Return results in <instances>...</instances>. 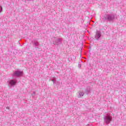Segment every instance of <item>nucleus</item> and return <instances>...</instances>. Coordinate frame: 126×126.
<instances>
[{
	"label": "nucleus",
	"instance_id": "ddd939ff",
	"mask_svg": "<svg viewBox=\"0 0 126 126\" xmlns=\"http://www.w3.org/2000/svg\"><path fill=\"white\" fill-rule=\"evenodd\" d=\"M88 92H90V89L88 91Z\"/></svg>",
	"mask_w": 126,
	"mask_h": 126
},
{
	"label": "nucleus",
	"instance_id": "423d86ee",
	"mask_svg": "<svg viewBox=\"0 0 126 126\" xmlns=\"http://www.w3.org/2000/svg\"><path fill=\"white\" fill-rule=\"evenodd\" d=\"M54 42V45H60V44H62V42H63V38L56 39Z\"/></svg>",
	"mask_w": 126,
	"mask_h": 126
},
{
	"label": "nucleus",
	"instance_id": "0eeeda50",
	"mask_svg": "<svg viewBox=\"0 0 126 126\" xmlns=\"http://www.w3.org/2000/svg\"><path fill=\"white\" fill-rule=\"evenodd\" d=\"M78 93L79 94L78 95V98H81V97L84 96V93L83 92L80 91Z\"/></svg>",
	"mask_w": 126,
	"mask_h": 126
},
{
	"label": "nucleus",
	"instance_id": "20e7f679",
	"mask_svg": "<svg viewBox=\"0 0 126 126\" xmlns=\"http://www.w3.org/2000/svg\"><path fill=\"white\" fill-rule=\"evenodd\" d=\"M13 76H22L23 75V72L19 70L15 71L12 74Z\"/></svg>",
	"mask_w": 126,
	"mask_h": 126
},
{
	"label": "nucleus",
	"instance_id": "f03ea898",
	"mask_svg": "<svg viewBox=\"0 0 126 126\" xmlns=\"http://www.w3.org/2000/svg\"><path fill=\"white\" fill-rule=\"evenodd\" d=\"M105 20H108V21H112L116 18V16L114 14L111 15H106L104 16Z\"/></svg>",
	"mask_w": 126,
	"mask_h": 126
},
{
	"label": "nucleus",
	"instance_id": "6e6552de",
	"mask_svg": "<svg viewBox=\"0 0 126 126\" xmlns=\"http://www.w3.org/2000/svg\"><path fill=\"white\" fill-rule=\"evenodd\" d=\"M34 45L36 46V47H38L39 46V42H35L34 43Z\"/></svg>",
	"mask_w": 126,
	"mask_h": 126
},
{
	"label": "nucleus",
	"instance_id": "f8f14e48",
	"mask_svg": "<svg viewBox=\"0 0 126 126\" xmlns=\"http://www.w3.org/2000/svg\"><path fill=\"white\" fill-rule=\"evenodd\" d=\"M78 66H79V67H80L81 66V65H80V64H79Z\"/></svg>",
	"mask_w": 126,
	"mask_h": 126
},
{
	"label": "nucleus",
	"instance_id": "9d476101",
	"mask_svg": "<svg viewBox=\"0 0 126 126\" xmlns=\"http://www.w3.org/2000/svg\"><path fill=\"white\" fill-rule=\"evenodd\" d=\"M0 13L2 11V7H1V6H0Z\"/></svg>",
	"mask_w": 126,
	"mask_h": 126
},
{
	"label": "nucleus",
	"instance_id": "4468645a",
	"mask_svg": "<svg viewBox=\"0 0 126 126\" xmlns=\"http://www.w3.org/2000/svg\"><path fill=\"white\" fill-rule=\"evenodd\" d=\"M6 109H9V107H6Z\"/></svg>",
	"mask_w": 126,
	"mask_h": 126
},
{
	"label": "nucleus",
	"instance_id": "f257e3e1",
	"mask_svg": "<svg viewBox=\"0 0 126 126\" xmlns=\"http://www.w3.org/2000/svg\"><path fill=\"white\" fill-rule=\"evenodd\" d=\"M112 116L107 115L104 116L103 117V120L104 121V123L106 124V125H109L111 122H112Z\"/></svg>",
	"mask_w": 126,
	"mask_h": 126
},
{
	"label": "nucleus",
	"instance_id": "7ed1b4c3",
	"mask_svg": "<svg viewBox=\"0 0 126 126\" xmlns=\"http://www.w3.org/2000/svg\"><path fill=\"white\" fill-rule=\"evenodd\" d=\"M8 85L9 87H12L16 85L17 83V80H9L7 81Z\"/></svg>",
	"mask_w": 126,
	"mask_h": 126
},
{
	"label": "nucleus",
	"instance_id": "1a4fd4ad",
	"mask_svg": "<svg viewBox=\"0 0 126 126\" xmlns=\"http://www.w3.org/2000/svg\"><path fill=\"white\" fill-rule=\"evenodd\" d=\"M51 80H52V81H53L54 84H55V83H56V80H55V79H52Z\"/></svg>",
	"mask_w": 126,
	"mask_h": 126
},
{
	"label": "nucleus",
	"instance_id": "39448f33",
	"mask_svg": "<svg viewBox=\"0 0 126 126\" xmlns=\"http://www.w3.org/2000/svg\"><path fill=\"white\" fill-rule=\"evenodd\" d=\"M101 36H102V33H101V32L97 31L96 32L95 35L94 36V38L97 41H99V40H100V38H101Z\"/></svg>",
	"mask_w": 126,
	"mask_h": 126
},
{
	"label": "nucleus",
	"instance_id": "9b49d317",
	"mask_svg": "<svg viewBox=\"0 0 126 126\" xmlns=\"http://www.w3.org/2000/svg\"><path fill=\"white\" fill-rule=\"evenodd\" d=\"M35 92H33V94H32V96H34V95H35Z\"/></svg>",
	"mask_w": 126,
	"mask_h": 126
}]
</instances>
